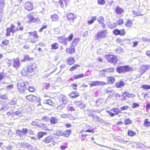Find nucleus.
I'll return each mask as SVG.
<instances>
[{"label": "nucleus", "instance_id": "ddd939ff", "mask_svg": "<svg viewBox=\"0 0 150 150\" xmlns=\"http://www.w3.org/2000/svg\"><path fill=\"white\" fill-rule=\"evenodd\" d=\"M68 99L66 96L62 94L60 95L59 98V100L62 102L63 104L66 105L68 103Z\"/></svg>", "mask_w": 150, "mask_h": 150}, {"label": "nucleus", "instance_id": "5fc2aeb1", "mask_svg": "<svg viewBox=\"0 0 150 150\" xmlns=\"http://www.w3.org/2000/svg\"><path fill=\"white\" fill-rule=\"evenodd\" d=\"M114 69L113 67H110L107 69L106 71L109 73H112L114 72Z\"/></svg>", "mask_w": 150, "mask_h": 150}, {"label": "nucleus", "instance_id": "f257e3e1", "mask_svg": "<svg viewBox=\"0 0 150 150\" xmlns=\"http://www.w3.org/2000/svg\"><path fill=\"white\" fill-rule=\"evenodd\" d=\"M17 23L18 24V26L16 28H15V26L14 25L11 23V24L10 27H8L6 28V32L5 34L6 36L8 37L10 36L11 33L13 34L16 31L19 30L23 31L24 27L23 25H21V23L18 21Z\"/></svg>", "mask_w": 150, "mask_h": 150}, {"label": "nucleus", "instance_id": "3c124183", "mask_svg": "<svg viewBox=\"0 0 150 150\" xmlns=\"http://www.w3.org/2000/svg\"><path fill=\"white\" fill-rule=\"evenodd\" d=\"M64 106L63 104H61L57 106V109L58 111H60L64 109Z\"/></svg>", "mask_w": 150, "mask_h": 150}, {"label": "nucleus", "instance_id": "473e14b6", "mask_svg": "<svg viewBox=\"0 0 150 150\" xmlns=\"http://www.w3.org/2000/svg\"><path fill=\"white\" fill-rule=\"evenodd\" d=\"M31 124L33 126L35 127H40L41 126V124L40 122L38 120H35L33 121Z\"/></svg>", "mask_w": 150, "mask_h": 150}, {"label": "nucleus", "instance_id": "de8ad7c7", "mask_svg": "<svg viewBox=\"0 0 150 150\" xmlns=\"http://www.w3.org/2000/svg\"><path fill=\"white\" fill-rule=\"evenodd\" d=\"M124 23V20L122 18H120L117 21V23L119 25H122Z\"/></svg>", "mask_w": 150, "mask_h": 150}, {"label": "nucleus", "instance_id": "cd10ccee", "mask_svg": "<svg viewBox=\"0 0 150 150\" xmlns=\"http://www.w3.org/2000/svg\"><path fill=\"white\" fill-rule=\"evenodd\" d=\"M124 85V82L121 80L117 82L115 84V87L117 88H122L123 86Z\"/></svg>", "mask_w": 150, "mask_h": 150}, {"label": "nucleus", "instance_id": "0e129e2a", "mask_svg": "<svg viewBox=\"0 0 150 150\" xmlns=\"http://www.w3.org/2000/svg\"><path fill=\"white\" fill-rule=\"evenodd\" d=\"M47 25H44L40 29L39 31V32H42L43 29L47 28Z\"/></svg>", "mask_w": 150, "mask_h": 150}, {"label": "nucleus", "instance_id": "4d7b16f0", "mask_svg": "<svg viewBox=\"0 0 150 150\" xmlns=\"http://www.w3.org/2000/svg\"><path fill=\"white\" fill-rule=\"evenodd\" d=\"M5 77L4 73L2 72H0V81Z\"/></svg>", "mask_w": 150, "mask_h": 150}, {"label": "nucleus", "instance_id": "6e6d98bb", "mask_svg": "<svg viewBox=\"0 0 150 150\" xmlns=\"http://www.w3.org/2000/svg\"><path fill=\"white\" fill-rule=\"evenodd\" d=\"M70 86L72 87V89L74 90H76L77 89V85L76 83H74L70 85Z\"/></svg>", "mask_w": 150, "mask_h": 150}, {"label": "nucleus", "instance_id": "58836bf2", "mask_svg": "<svg viewBox=\"0 0 150 150\" xmlns=\"http://www.w3.org/2000/svg\"><path fill=\"white\" fill-rule=\"evenodd\" d=\"M115 52L117 54H120L123 53L124 51L122 48L121 47L117 48L115 50Z\"/></svg>", "mask_w": 150, "mask_h": 150}, {"label": "nucleus", "instance_id": "a211bd4d", "mask_svg": "<svg viewBox=\"0 0 150 150\" xmlns=\"http://www.w3.org/2000/svg\"><path fill=\"white\" fill-rule=\"evenodd\" d=\"M97 20L99 23L102 25V27L103 28H106V25L104 23L105 19L102 16L99 17L97 19Z\"/></svg>", "mask_w": 150, "mask_h": 150}, {"label": "nucleus", "instance_id": "09e8293b", "mask_svg": "<svg viewBox=\"0 0 150 150\" xmlns=\"http://www.w3.org/2000/svg\"><path fill=\"white\" fill-rule=\"evenodd\" d=\"M120 35L121 36H124L126 34V31L124 29H122L120 30Z\"/></svg>", "mask_w": 150, "mask_h": 150}, {"label": "nucleus", "instance_id": "dca6fc26", "mask_svg": "<svg viewBox=\"0 0 150 150\" xmlns=\"http://www.w3.org/2000/svg\"><path fill=\"white\" fill-rule=\"evenodd\" d=\"M67 20L69 21H73L77 17L73 13H69L67 14Z\"/></svg>", "mask_w": 150, "mask_h": 150}, {"label": "nucleus", "instance_id": "9d476101", "mask_svg": "<svg viewBox=\"0 0 150 150\" xmlns=\"http://www.w3.org/2000/svg\"><path fill=\"white\" fill-rule=\"evenodd\" d=\"M25 85L23 81H18L17 83V88L18 91L20 93H23L25 90Z\"/></svg>", "mask_w": 150, "mask_h": 150}, {"label": "nucleus", "instance_id": "7c9ffc66", "mask_svg": "<svg viewBox=\"0 0 150 150\" xmlns=\"http://www.w3.org/2000/svg\"><path fill=\"white\" fill-rule=\"evenodd\" d=\"M80 39L78 38H75L74 39L71 43V45H73L74 47L76 46L79 43Z\"/></svg>", "mask_w": 150, "mask_h": 150}, {"label": "nucleus", "instance_id": "052dcab7", "mask_svg": "<svg viewBox=\"0 0 150 150\" xmlns=\"http://www.w3.org/2000/svg\"><path fill=\"white\" fill-rule=\"evenodd\" d=\"M97 1L98 4L100 5H103L105 3V0H98Z\"/></svg>", "mask_w": 150, "mask_h": 150}, {"label": "nucleus", "instance_id": "20e7f679", "mask_svg": "<svg viewBox=\"0 0 150 150\" xmlns=\"http://www.w3.org/2000/svg\"><path fill=\"white\" fill-rule=\"evenodd\" d=\"M34 12H31L29 13L26 16V22L28 24H31L33 23H38L40 22L41 21L38 17L36 18L34 17L33 13Z\"/></svg>", "mask_w": 150, "mask_h": 150}, {"label": "nucleus", "instance_id": "c756f323", "mask_svg": "<svg viewBox=\"0 0 150 150\" xmlns=\"http://www.w3.org/2000/svg\"><path fill=\"white\" fill-rule=\"evenodd\" d=\"M143 125L145 127H149L150 126V121L148 118L144 120Z\"/></svg>", "mask_w": 150, "mask_h": 150}, {"label": "nucleus", "instance_id": "4c0bfd02", "mask_svg": "<svg viewBox=\"0 0 150 150\" xmlns=\"http://www.w3.org/2000/svg\"><path fill=\"white\" fill-rule=\"evenodd\" d=\"M127 135L130 137H133L136 134V132L131 130H129L127 133Z\"/></svg>", "mask_w": 150, "mask_h": 150}, {"label": "nucleus", "instance_id": "72a5a7b5", "mask_svg": "<svg viewBox=\"0 0 150 150\" xmlns=\"http://www.w3.org/2000/svg\"><path fill=\"white\" fill-rule=\"evenodd\" d=\"M50 123L52 125H54L57 123L58 122V119L55 117H51L50 120Z\"/></svg>", "mask_w": 150, "mask_h": 150}, {"label": "nucleus", "instance_id": "49530a36", "mask_svg": "<svg viewBox=\"0 0 150 150\" xmlns=\"http://www.w3.org/2000/svg\"><path fill=\"white\" fill-rule=\"evenodd\" d=\"M84 76L83 74H79L76 75L74 76V79H76L80 78H83Z\"/></svg>", "mask_w": 150, "mask_h": 150}, {"label": "nucleus", "instance_id": "4468645a", "mask_svg": "<svg viewBox=\"0 0 150 150\" xmlns=\"http://www.w3.org/2000/svg\"><path fill=\"white\" fill-rule=\"evenodd\" d=\"M105 82L104 81H94L90 83L91 87L98 86H103L106 85Z\"/></svg>", "mask_w": 150, "mask_h": 150}, {"label": "nucleus", "instance_id": "338daca9", "mask_svg": "<svg viewBox=\"0 0 150 150\" xmlns=\"http://www.w3.org/2000/svg\"><path fill=\"white\" fill-rule=\"evenodd\" d=\"M28 90L30 92H33L35 91V88L33 86H30L29 87Z\"/></svg>", "mask_w": 150, "mask_h": 150}, {"label": "nucleus", "instance_id": "a878e982", "mask_svg": "<svg viewBox=\"0 0 150 150\" xmlns=\"http://www.w3.org/2000/svg\"><path fill=\"white\" fill-rule=\"evenodd\" d=\"M133 25V21L132 20H131L130 19H128L127 20L125 24V26L128 28L131 27Z\"/></svg>", "mask_w": 150, "mask_h": 150}, {"label": "nucleus", "instance_id": "2eb2a0df", "mask_svg": "<svg viewBox=\"0 0 150 150\" xmlns=\"http://www.w3.org/2000/svg\"><path fill=\"white\" fill-rule=\"evenodd\" d=\"M73 34L72 33L70 34L67 38H64V41L61 42L64 45H67V42L71 41L73 38Z\"/></svg>", "mask_w": 150, "mask_h": 150}, {"label": "nucleus", "instance_id": "412c9836", "mask_svg": "<svg viewBox=\"0 0 150 150\" xmlns=\"http://www.w3.org/2000/svg\"><path fill=\"white\" fill-rule=\"evenodd\" d=\"M132 12L133 15L135 17L143 15V14H142L141 11L139 9V7L137 8L136 9L133 11Z\"/></svg>", "mask_w": 150, "mask_h": 150}, {"label": "nucleus", "instance_id": "c03bdc74", "mask_svg": "<svg viewBox=\"0 0 150 150\" xmlns=\"http://www.w3.org/2000/svg\"><path fill=\"white\" fill-rule=\"evenodd\" d=\"M141 88H142L144 90L150 89V85L147 84L142 85L141 86Z\"/></svg>", "mask_w": 150, "mask_h": 150}, {"label": "nucleus", "instance_id": "393cba45", "mask_svg": "<svg viewBox=\"0 0 150 150\" xmlns=\"http://www.w3.org/2000/svg\"><path fill=\"white\" fill-rule=\"evenodd\" d=\"M115 12L118 14H121L124 12V10L119 6H117L115 9Z\"/></svg>", "mask_w": 150, "mask_h": 150}, {"label": "nucleus", "instance_id": "680f3d73", "mask_svg": "<svg viewBox=\"0 0 150 150\" xmlns=\"http://www.w3.org/2000/svg\"><path fill=\"white\" fill-rule=\"evenodd\" d=\"M6 63L8 66H10L12 64V61L9 59H7L6 61Z\"/></svg>", "mask_w": 150, "mask_h": 150}, {"label": "nucleus", "instance_id": "a19ab883", "mask_svg": "<svg viewBox=\"0 0 150 150\" xmlns=\"http://www.w3.org/2000/svg\"><path fill=\"white\" fill-rule=\"evenodd\" d=\"M9 41L8 40L6 39H4L2 42V44L1 45V46L3 47L4 46H7L9 44Z\"/></svg>", "mask_w": 150, "mask_h": 150}, {"label": "nucleus", "instance_id": "ea45409f", "mask_svg": "<svg viewBox=\"0 0 150 150\" xmlns=\"http://www.w3.org/2000/svg\"><path fill=\"white\" fill-rule=\"evenodd\" d=\"M97 19L96 16H92L91 17V20L88 21L87 23L88 24H92Z\"/></svg>", "mask_w": 150, "mask_h": 150}, {"label": "nucleus", "instance_id": "13d9d810", "mask_svg": "<svg viewBox=\"0 0 150 150\" xmlns=\"http://www.w3.org/2000/svg\"><path fill=\"white\" fill-rule=\"evenodd\" d=\"M129 108V107L127 105H125L120 108L121 110H126Z\"/></svg>", "mask_w": 150, "mask_h": 150}, {"label": "nucleus", "instance_id": "1a4fd4ad", "mask_svg": "<svg viewBox=\"0 0 150 150\" xmlns=\"http://www.w3.org/2000/svg\"><path fill=\"white\" fill-rule=\"evenodd\" d=\"M107 34V30H104L100 31L95 36V40H97L101 38H105Z\"/></svg>", "mask_w": 150, "mask_h": 150}, {"label": "nucleus", "instance_id": "8fccbe9b", "mask_svg": "<svg viewBox=\"0 0 150 150\" xmlns=\"http://www.w3.org/2000/svg\"><path fill=\"white\" fill-rule=\"evenodd\" d=\"M112 91V89L111 87L109 86L105 90V92L106 93H111Z\"/></svg>", "mask_w": 150, "mask_h": 150}, {"label": "nucleus", "instance_id": "e433bc0d", "mask_svg": "<svg viewBox=\"0 0 150 150\" xmlns=\"http://www.w3.org/2000/svg\"><path fill=\"white\" fill-rule=\"evenodd\" d=\"M80 67V65L77 64H75L69 69V71H73L77 69Z\"/></svg>", "mask_w": 150, "mask_h": 150}, {"label": "nucleus", "instance_id": "bb28decb", "mask_svg": "<svg viewBox=\"0 0 150 150\" xmlns=\"http://www.w3.org/2000/svg\"><path fill=\"white\" fill-rule=\"evenodd\" d=\"M71 133V129H68L63 132L62 136L66 137H68Z\"/></svg>", "mask_w": 150, "mask_h": 150}, {"label": "nucleus", "instance_id": "6e6552de", "mask_svg": "<svg viewBox=\"0 0 150 150\" xmlns=\"http://www.w3.org/2000/svg\"><path fill=\"white\" fill-rule=\"evenodd\" d=\"M132 68L128 65L120 66L118 67L116 69L117 71L120 74L124 73L126 72L132 71Z\"/></svg>", "mask_w": 150, "mask_h": 150}, {"label": "nucleus", "instance_id": "f03ea898", "mask_svg": "<svg viewBox=\"0 0 150 150\" xmlns=\"http://www.w3.org/2000/svg\"><path fill=\"white\" fill-rule=\"evenodd\" d=\"M37 68V66L34 63L29 64L27 66L24 67L21 73L23 76H26L27 74L34 72Z\"/></svg>", "mask_w": 150, "mask_h": 150}, {"label": "nucleus", "instance_id": "9b49d317", "mask_svg": "<svg viewBox=\"0 0 150 150\" xmlns=\"http://www.w3.org/2000/svg\"><path fill=\"white\" fill-rule=\"evenodd\" d=\"M24 8L25 10L28 11H32L34 8L33 3L28 1L26 2L24 4Z\"/></svg>", "mask_w": 150, "mask_h": 150}, {"label": "nucleus", "instance_id": "39448f33", "mask_svg": "<svg viewBox=\"0 0 150 150\" xmlns=\"http://www.w3.org/2000/svg\"><path fill=\"white\" fill-rule=\"evenodd\" d=\"M105 57L108 62L110 63L115 64L119 60L117 56L111 54H107L105 55Z\"/></svg>", "mask_w": 150, "mask_h": 150}, {"label": "nucleus", "instance_id": "4be33fe9", "mask_svg": "<svg viewBox=\"0 0 150 150\" xmlns=\"http://www.w3.org/2000/svg\"><path fill=\"white\" fill-rule=\"evenodd\" d=\"M69 97L72 98H75L80 96L79 93L76 91L71 92L69 95Z\"/></svg>", "mask_w": 150, "mask_h": 150}, {"label": "nucleus", "instance_id": "aec40b11", "mask_svg": "<svg viewBox=\"0 0 150 150\" xmlns=\"http://www.w3.org/2000/svg\"><path fill=\"white\" fill-rule=\"evenodd\" d=\"M26 99L28 100L31 102L37 100L38 99V97L35 96L33 95H30L26 96Z\"/></svg>", "mask_w": 150, "mask_h": 150}, {"label": "nucleus", "instance_id": "69168bd1", "mask_svg": "<svg viewBox=\"0 0 150 150\" xmlns=\"http://www.w3.org/2000/svg\"><path fill=\"white\" fill-rule=\"evenodd\" d=\"M150 110V103H148L146 105V110L147 112Z\"/></svg>", "mask_w": 150, "mask_h": 150}, {"label": "nucleus", "instance_id": "e2e57ef3", "mask_svg": "<svg viewBox=\"0 0 150 150\" xmlns=\"http://www.w3.org/2000/svg\"><path fill=\"white\" fill-rule=\"evenodd\" d=\"M7 97L6 94L1 95L0 96V99L3 100H6Z\"/></svg>", "mask_w": 150, "mask_h": 150}, {"label": "nucleus", "instance_id": "b1692460", "mask_svg": "<svg viewBox=\"0 0 150 150\" xmlns=\"http://www.w3.org/2000/svg\"><path fill=\"white\" fill-rule=\"evenodd\" d=\"M67 63L69 65H72L74 64L75 62L74 58L72 57H70L67 59Z\"/></svg>", "mask_w": 150, "mask_h": 150}, {"label": "nucleus", "instance_id": "c85d7f7f", "mask_svg": "<svg viewBox=\"0 0 150 150\" xmlns=\"http://www.w3.org/2000/svg\"><path fill=\"white\" fill-rule=\"evenodd\" d=\"M51 19L52 21L56 22L58 21L59 18L57 15L54 14L51 15Z\"/></svg>", "mask_w": 150, "mask_h": 150}, {"label": "nucleus", "instance_id": "7ed1b4c3", "mask_svg": "<svg viewBox=\"0 0 150 150\" xmlns=\"http://www.w3.org/2000/svg\"><path fill=\"white\" fill-rule=\"evenodd\" d=\"M29 34L28 38H27L28 42L33 44H35L38 41V39L39 36L36 30L28 33Z\"/></svg>", "mask_w": 150, "mask_h": 150}, {"label": "nucleus", "instance_id": "6ab92c4d", "mask_svg": "<svg viewBox=\"0 0 150 150\" xmlns=\"http://www.w3.org/2000/svg\"><path fill=\"white\" fill-rule=\"evenodd\" d=\"M75 48L73 45H71L69 48L66 49V52L67 53L71 54L75 52Z\"/></svg>", "mask_w": 150, "mask_h": 150}, {"label": "nucleus", "instance_id": "a18cd8bd", "mask_svg": "<svg viewBox=\"0 0 150 150\" xmlns=\"http://www.w3.org/2000/svg\"><path fill=\"white\" fill-rule=\"evenodd\" d=\"M113 33L116 35H120V30L118 29H115L113 30L112 31Z\"/></svg>", "mask_w": 150, "mask_h": 150}, {"label": "nucleus", "instance_id": "2f4dec72", "mask_svg": "<svg viewBox=\"0 0 150 150\" xmlns=\"http://www.w3.org/2000/svg\"><path fill=\"white\" fill-rule=\"evenodd\" d=\"M52 50H57L59 48V44L57 42H54L51 45Z\"/></svg>", "mask_w": 150, "mask_h": 150}, {"label": "nucleus", "instance_id": "bf43d9fd", "mask_svg": "<svg viewBox=\"0 0 150 150\" xmlns=\"http://www.w3.org/2000/svg\"><path fill=\"white\" fill-rule=\"evenodd\" d=\"M139 103H133V105L132 107L133 108H136L139 107Z\"/></svg>", "mask_w": 150, "mask_h": 150}, {"label": "nucleus", "instance_id": "603ef678", "mask_svg": "<svg viewBox=\"0 0 150 150\" xmlns=\"http://www.w3.org/2000/svg\"><path fill=\"white\" fill-rule=\"evenodd\" d=\"M142 67L144 69V72L148 70L150 68V66L149 65H144Z\"/></svg>", "mask_w": 150, "mask_h": 150}, {"label": "nucleus", "instance_id": "423d86ee", "mask_svg": "<svg viewBox=\"0 0 150 150\" xmlns=\"http://www.w3.org/2000/svg\"><path fill=\"white\" fill-rule=\"evenodd\" d=\"M58 138L52 135L47 136L42 140V141L45 143H51L53 145H54L57 143Z\"/></svg>", "mask_w": 150, "mask_h": 150}, {"label": "nucleus", "instance_id": "f704fd0d", "mask_svg": "<svg viewBox=\"0 0 150 150\" xmlns=\"http://www.w3.org/2000/svg\"><path fill=\"white\" fill-rule=\"evenodd\" d=\"M32 59V58L30 57L28 55H27L24 56V58L21 59V62H24L26 61H30Z\"/></svg>", "mask_w": 150, "mask_h": 150}, {"label": "nucleus", "instance_id": "f8f14e48", "mask_svg": "<svg viewBox=\"0 0 150 150\" xmlns=\"http://www.w3.org/2000/svg\"><path fill=\"white\" fill-rule=\"evenodd\" d=\"M110 111H113L114 113L111 112L109 110H107L106 112L109 113V115L111 117H113L115 116V115H117L120 112V110L118 108H115L110 110Z\"/></svg>", "mask_w": 150, "mask_h": 150}, {"label": "nucleus", "instance_id": "c9c22d12", "mask_svg": "<svg viewBox=\"0 0 150 150\" xmlns=\"http://www.w3.org/2000/svg\"><path fill=\"white\" fill-rule=\"evenodd\" d=\"M5 3L4 0H0V12H1L3 10L4 7Z\"/></svg>", "mask_w": 150, "mask_h": 150}, {"label": "nucleus", "instance_id": "0eeeda50", "mask_svg": "<svg viewBox=\"0 0 150 150\" xmlns=\"http://www.w3.org/2000/svg\"><path fill=\"white\" fill-rule=\"evenodd\" d=\"M28 132V129L27 128H23L22 130H16L15 134L16 136H19L20 139H23Z\"/></svg>", "mask_w": 150, "mask_h": 150}, {"label": "nucleus", "instance_id": "864d4df0", "mask_svg": "<svg viewBox=\"0 0 150 150\" xmlns=\"http://www.w3.org/2000/svg\"><path fill=\"white\" fill-rule=\"evenodd\" d=\"M63 132L61 131L58 130L56 132V135L58 136H62Z\"/></svg>", "mask_w": 150, "mask_h": 150}, {"label": "nucleus", "instance_id": "37998d69", "mask_svg": "<svg viewBox=\"0 0 150 150\" xmlns=\"http://www.w3.org/2000/svg\"><path fill=\"white\" fill-rule=\"evenodd\" d=\"M132 123V120L129 118H127L124 120V124L125 125H129Z\"/></svg>", "mask_w": 150, "mask_h": 150}, {"label": "nucleus", "instance_id": "774afa93", "mask_svg": "<svg viewBox=\"0 0 150 150\" xmlns=\"http://www.w3.org/2000/svg\"><path fill=\"white\" fill-rule=\"evenodd\" d=\"M85 132H91L93 133H94L95 132V131L93 129H88L86 130Z\"/></svg>", "mask_w": 150, "mask_h": 150}, {"label": "nucleus", "instance_id": "79ce46f5", "mask_svg": "<svg viewBox=\"0 0 150 150\" xmlns=\"http://www.w3.org/2000/svg\"><path fill=\"white\" fill-rule=\"evenodd\" d=\"M47 133L45 132H40L38 133V137L39 138L42 137L43 136L47 135Z\"/></svg>", "mask_w": 150, "mask_h": 150}, {"label": "nucleus", "instance_id": "f3484780", "mask_svg": "<svg viewBox=\"0 0 150 150\" xmlns=\"http://www.w3.org/2000/svg\"><path fill=\"white\" fill-rule=\"evenodd\" d=\"M107 82H105L106 85L110 84H113L115 81V79L114 77L112 76H109L107 77Z\"/></svg>", "mask_w": 150, "mask_h": 150}, {"label": "nucleus", "instance_id": "5701e85b", "mask_svg": "<svg viewBox=\"0 0 150 150\" xmlns=\"http://www.w3.org/2000/svg\"><path fill=\"white\" fill-rule=\"evenodd\" d=\"M13 67L16 69L18 68L20 65L19 59L17 58L14 59L13 60Z\"/></svg>", "mask_w": 150, "mask_h": 150}]
</instances>
